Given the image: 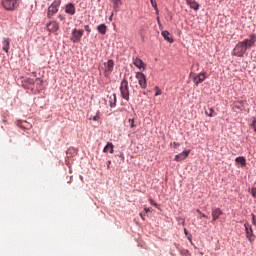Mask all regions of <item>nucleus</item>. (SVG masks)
<instances>
[{
	"mask_svg": "<svg viewBox=\"0 0 256 256\" xmlns=\"http://www.w3.org/2000/svg\"><path fill=\"white\" fill-rule=\"evenodd\" d=\"M184 233L185 235H189V232L187 231V229H184Z\"/></svg>",
	"mask_w": 256,
	"mask_h": 256,
	"instance_id": "obj_38",
	"label": "nucleus"
},
{
	"mask_svg": "<svg viewBox=\"0 0 256 256\" xmlns=\"http://www.w3.org/2000/svg\"><path fill=\"white\" fill-rule=\"evenodd\" d=\"M133 65H135V67H137L138 69L145 70V62H143V60H141L140 58H134Z\"/></svg>",
	"mask_w": 256,
	"mask_h": 256,
	"instance_id": "obj_15",
	"label": "nucleus"
},
{
	"mask_svg": "<svg viewBox=\"0 0 256 256\" xmlns=\"http://www.w3.org/2000/svg\"><path fill=\"white\" fill-rule=\"evenodd\" d=\"M186 4L189 5L190 9H193V11H199V7H201L195 0H186Z\"/></svg>",
	"mask_w": 256,
	"mask_h": 256,
	"instance_id": "obj_14",
	"label": "nucleus"
},
{
	"mask_svg": "<svg viewBox=\"0 0 256 256\" xmlns=\"http://www.w3.org/2000/svg\"><path fill=\"white\" fill-rule=\"evenodd\" d=\"M84 29L85 31H87L88 34L91 33V27H89V25H85Z\"/></svg>",
	"mask_w": 256,
	"mask_h": 256,
	"instance_id": "obj_30",
	"label": "nucleus"
},
{
	"mask_svg": "<svg viewBox=\"0 0 256 256\" xmlns=\"http://www.w3.org/2000/svg\"><path fill=\"white\" fill-rule=\"evenodd\" d=\"M140 217H141V219H143L145 221V214L140 213Z\"/></svg>",
	"mask_w": 256,
	"mask_h": 256,
	"instance_id": "obj_37",
	"label": "nucleus"
},
{
	"mask_svg": "<svg viewBox=\"0 0 256 256\" xmlns=\"http://www.w3.org/2000/svg\"><path fill=\"white\" fill-rule=\"evenodd\" d=\"M171 145L174 147V149H177L181 144H179V142H173Z\"/></svg>",
	"mask_w": 256,
	"mask_h": 256,
	"instance_id": "obj_29",
	"label": "nucleus"
},
{
	"mask_svg": "<svg viewBox=\"0 0 256 256\" xmlns=\"http://www.w3.org/2000/svg\"><path fill=\"white\" fill-rule=\"evenodd\" d=\"M112 5L114 11L117 13L121 6L123 5V2L121 0H112Z\"/></svg>",
	"mask_w": 256,
	"mask_h": 256,
	"instance_id": "obj_19",
	"label": "nucleus"
},
{
	"mask_svg": "<svg viewBox=\"0 0 256 256\" xmlns=\"http://www.w3.org/2000/svg\"><path fill=\"white\" fill-rule=\"evenodd\" d=\"M129 123H130V127L133 129V127H135V121L130 119Z\"/></svg>",
	"mask_w": 256,
	"mask_h": 256,
	"instance_id": "obj_31",
	"label": "nucleus"
},
{
	"mask_svg": "<svg viewBox=\"0 0 256 256\" xmlns=\"http://www.w3.org/2000/svg\"><path fill=\"white\" fill-rule=\"evenodd\" d=\"M114 146L113 143L108 142L107 145L103 149V153H113L114 152Z\"/></svg>",
	"mask_w": 256,
	"mask_h": 256,
	"instance_id": "obj_21",
	"label": "nucleus"
},
{
	"mask_svg": "<svg viewBox=\"0 0 256 256\" xmlns=\"http://www.w3.org/2000/svg\"><path fill=\"white\" fill-rule=\"evenodd\" d=\"M213 113H215L213 108H208L205 110V115H207V117H213Z\"/></svg>",
	"mask_w": 256,
	"mask_h": 256,
	"instance_id": "obj_24",
	"label": "nucleus"
},
{
	"mask_svg": "<svg viewBox=\"0 0 256 256\" xmlns=\"http://www.w3.org/2000/svg\"><path fill=\"white\" fill-rule=\"evenodd\" d=\"M2 5L6 11H14L19 7V2L17 0H2Z\"/></svg>",
	"mask_w": 256,
	"mask_h": 256,
	"instance_id": "obj_5",
	"label": "nucleus"
},
{
	"mask_svg": "<svg viewBox=\"0 0 256 256\" xmlns=\"http://www.w3.org/2000/svg\"><path fill=\"white\" fill-rule=\"evenodd\" d=\"M150 2H151V5H152L153 9L156 10V13H159V8H157V1L150 0Z\"/></svg>",
	"mask_w": 256,
	"mask_h": 256,
	"instance_id": "obj_26",
	"label": "nucleus"
},
{
	"mask_svg": "<svg viewBox=\"0 0 256 256\" xmlns=\"http://www.w3.org/2000/svg\"><path fill=\"white\" fill-rule=\"evenodd\" d=\"M120 93L122 99H125V101H129V82L127 79H123L120 85Z\"/></svg>",
	"mask_w": 256,
	"mask_h": 256,
	"instance_id": "obj_3",
	"label": "nucleus"
},
{
	"mask_svg": "<svg viewBox=\"0 0 256 256\" xmlns=\"http://www.w3.org/2000/svg\"><path fill=\"white\" fill-rule=\"evenodd\" d=\"M97 31L101 34V35H107V25L105 24H100L97 26Z\"/></svg>",
	"mask_w": 256,
	"mask_h": 256,
	"instance_id": "obj_20",
	"label": "nucleus"
},
{
	"mask_svg": "<svg viewBox=\"0 0 256 256\" xmlns=\"http://www.w3.org/2000/svg\"><path fill=\"white\" fill-rule=\"evenodd\" d=\"M58 19H60V21H65V17H63V15H59Z\"/></svg>",
	"mask_w": 256,
	"mask_h": 256,
	"instance_id": "obj_35",
	"label": "nucleus"
},
{
	"mask_svg": "<svg viewBox=\"0 0 256 256\" xmlns=\"http://www.w3.org/2000/svg\"><path fill=\"white\" fill-rule=\"evenodd\" d=\"M109 97V103H110V107H115L117 105V95L113 94L111 96H108Z\"/></svg>",
	"mask_w": 256,
	"mask_h": 256,
	"instance_id": "obj_22",
	"label": "nucleus"
},
{
	"mask_svg": "<svg viewBox=\"0 0 256 256\" xmlns=\"http://www.w3.org/2000/svg\"><path fill=\"white\" fill-rule=\"evenodd\" d=\"M27 83H29L30 85H35L36 89H41L43 85V80H41V78H36L35 80L29 78L27 79Z\"/></svg>",
	"mask_w": 256,
	"mask_h": 256,
	"instance_id": "obj_11",
	"label": "nucleus"
},
{
	"mask_svg": "<svg viewBox=\"0 0 256 256\" xmlns=\"http://www.w3.org/2000/svg\"><path fill=\"white\" fill-rule=\"evenodd\" d=\"M196 213H199V215H201V217H204L205 219H207V215H205L203 212H201V210L197 209Z\"/></svg>",
	"mask_w": 256,
	"mask_h": 256,
	"instance_id": "obj_28",
	"label": "nucleus"
},
{
	"mask_svg": "<svg viewBox=\"0 0 256 256\" xmlns=\"http://www.w3.org/2000/svg\"><path fill=\"white\" fill-rule=\"evenodd\" d=\"M59 7H61V0H54L53 3L48 7V19H51L53 15H56V13L59 12Z\"/></svg>",
	"mask_w": 256,
	"mask_h": 256,
	"instance_id": "obj_2",
	"label": "nucleus"
},
{
	"mask_svg": "<svg viewBox=\"0 0 256 256\" xmlns=\"http://www.w3.org/2000/svg\"><path fill=\"white\" fill-rule=\"evenodd\" d=\"M155 97H159V95H163V90H161L158 86H155Z\"/></svg>",
	"mask_w": 256,
	"mask_h": 256,
	"instance_id": "obj_25",
	"label": "nucleus"
},
{
	"mask_svg": "<svg viewBox=\"0 0 256 256\" xmlns=\"http://www.w3.org/2000/svg\"><path fill=\"white\" fill-rule=\"evenodd\" d=\"M109 165H111V161L108 162V167H109Z\"/></svg>",
	"mask_w": 256,
	"mask_h": 256,
	"instance_id": "obj_40",
	"label": "nucleus"
},
{
	"mask_svg": "<svg viewBox=\"0 0 256 256\" xmlns=\"http://www.w3.org/2000/svg\"><path fill=\"white\" fill-rule=\"evenodd\" d=\"M75 4L73 3H69V4H66L65 6V13H67L68 15H75Z\"/></svg>",
	"mask_w": 256,
	"mask_h": 256,
	"instance_id": "obj_13",
	"label": "nucleus"
},
{
	"mask_svg": "<svg viewBox=\"0 0 256 256\" xmlns=\"http://www.w3.org/2000/svg\"><path fill=\"white\" fill-rule=\"evenodd\" d=\"M235 161L238 163V164H241V167H245L247 165V160L245 159V157L243 156H239L235 159Z\"/></svg>",
	"mask_w": 256,
	"mask_h": 256,
	"instance_id": "obj_23",
	"label": "nucleus"
},
{
	"mask_svg": "<svg viewBox=\"0 0 256 256\" xmlns=\"http://www.w3.org/2000/svg\"><path fill=\"white\" fill-rule=\"evenodd\" d=\"M252 127H253L254 131L256 132V119L253 120Z\"/></svg>",
	"mask_w": 256,
	"mask_h": 256,
	"instance_id": "obj_33",
	"label": "nucleus"
},
{
	"mask_svg": "<svg viewBox=\"0 0 256 256\" xmlns=\"http://www.w3.org/2000/svg\"><path fill=\"white\" fill-rule=\"evenodd\" d=\"M256 36L252 34L249 36V39H244L242 42H239L235 48L233 49L232 55L235 57H243L245 53H247V49L249 47H253L255 45Z\"/></svg>",
	"mask_w": 256,
	"mask_h": 256,
	"instance_id": "obj_1",
	"label": "nucleus"
},
{
	"mask_svg": "<svg viewBox=\"0 0 256 256\" xmlns=\"http://www.w3.org/2000/svg\"><path fill=\"white\" fill-rule=\"evenodd\" d=\"M84 33H85V31L83 29H80V30H77L76 28L73 29L70 41H72V43H79V41H81V37H83Z\"/></svg>",
	"mask_w": 256,
	"mask_h": 256,
	"instance_id": "obj_7",
	"label": "nucleus"
},
{
	"mask_svg": "<svg viewBox=\"0 0 256 256\" xmlns=\"http://www.w3.org/2000/svg\"><path fill=\"white\" fill-rule=\"evenodd\" d=\"M46 29L49 33H57L59 31V22L51 21L46 24Z\"/></svg>",
	"mask_w": 256,
	"mask_h": 256,
	"instance_id": "obj_9",
	"label": "nucleus"
},
{
	"mask_svg": "<svg viewBox=\"0 0 256 256\" xmlns=\"http://www.w3.org/2000/svg\"><path fill=\"white\" fill-rule=\"evenodd\" d=\"M11 44V40L9 38H4L2 41V49L5 53H9V46Z\"/></svg>",
	"mask_w": 256,
	"mask_h": 256,
	"instance_id": "obj_17",
	"label": "nucleus"
},
{
	"mask_svg": "<svg viewBox=\"0 0 256 256\" xmlns=\"http://www.w3.org/2000/svg\"><path fill=\"white\" fill-rule=\"evenodd\" d=\"M251 194L253 197H256V188H252Z\"/></svg>",
	"mask_w": 256,
	"mask_h": 256,
	"instance_id": "obj_34",
	"label": "nucleus"
},
{
	"mask_svg": "<svg viewBox=\"0 0 256 256\" xmlns=\"http://www.w3.org/2000/svg\"><path fill=\"white\" fill-rule=\"evenodd\" d=\"M162 37H164L165 41H168V43H173L174 41L171 33L167 30L162 31Z\"/></svg>",
	"mask_w": 256,
	"mask_h": 256,
	"instance_id": "obj_18",
	"label": "nucleus"
},
{
	"mask_svg": "<svg viewBox=\"0 0 256 256\" xmlns=\"http://www.w3.org/2000/svg\"><path fill=\"white\" fill-rule=\"evenodd\" d=\"M223 215V211L220 208H213L212 209V223H215L219 217Z\"/></svg>",
	"mask_w": 256,
	"mask_h": 256,
	"instance_id": "obj_12",
	"label": "nucleus"
},
{
	"mask_svg": "<svg viewBox=\"0 0 256 256\" xmlns=\"http://www.w3.org/2000/svg\"><path fill=\"white\" fill-rule=\"evenodd\" d=\"M92 119L93 121H99L100 119L99 114H96Z\"/></svg>",
	"mask_w": 256,
	"mask_h": 256,
	"instance_id": "obj_32",
	"label": "nucleus"
},
{
	"mask_svg": "<svg viewBox=\"0 0 256 256\" xmlns=\"http://www.w3.org/2000/svg\"><path fill=\"white\" fill-rule=\"evenodd\" d=\"M136 79L141 89H147V77L145 74H143V72H137Z\"/></svg>",
	"mask_w": 256,
	"mask_h": 256,
	"instance_id": "obj_8",
	"label": "nucleus"
},
{
	"mask_svg": "<svg viewBox=\"0 0 256 256\" xmlns=\"http://www.w3.org/2000/svg\"><path fill=\"white\" fill-rule=\"evenodd\" d=\"M157 21H158V23H161V21L159 20V18H157Z\"/></svg>",
	"mask_w": 256,
	"mask_h": 256,
	"instance_id": "obj_39",
	"label": "nucleus"
},
{
	"mask_svg": "<svg viewBox=\"0 0 256 256\" xmlns=\"http://www.w3.org/2000/svg\"><path fill=\"white\" fill-rule=\"evenodd\" d=\"M105 65H106V68H105L106 76L111 75V73H113V67H114L113 60H108Z\"/></svg>",
	"mask_w": 256,
	"mask_h": 256,
	"instance_id": "obj_16",
	"label": "nucleus"
},
{
	"mask_svg": "<svg viewBox=\"0 0 256 256\" xmlns=\"http://www.w3.org/2000/svg\"><path fill=\"white\" fill-rule=\"evenodd\" d=\"M144 211H145V213H149V212L151 211V208L145 207V208H144Z\"/></svg>",
	"mask_w": 256,
	"mask_h": 256,
	"instance_id": "obj_36",
	"label": "nucleus"
},
{
	"mask_svg": "<svg viewBox=\"0 0 256 256\" xmlns=\"http://www.w3.org/2000/svg\"><path fill=\"white\" fill-rule=\"evenodd\" d=\"M149 202H150V205H153V207H159V204H157L154 199L150 198Z\"/></svg>",
	"mask_w": 256,
	"mask_h": 256,
	"instance_id": "obj_27",
	"label": "nucleus"
},
{
	"mask_svg": "<svg viewBox=\"0 0 256 256\" xmlns=\"http://www.w3.org/2000/svg\"><path fill=\"white\" fill-rule=\"evenodd\" d=\"M244 227L246 238L248 239L249 243H254L255 234L253 233V227L251 226V224H249V222H245Z\"/></svg>",
	"mask_w": 256,
	"mask_h": 256,
	"instance_id": "obj_6",
	"label": "nucleus"
},
{
	"mask_svg": "<svg viewBox=\"0 0 256 256\" xmlns=\"http://www.w3.org/2000/svg\"><path fill=\"white\" fill-rule=\"evenodd\" d=\"M190 78L192 79L193 83L197 86L200 83H203L207 79V73L202 72V73H190Z\"/></svg>",
	"mask_w": 256,
	"mask_h": 256,
	"instance_id": "obj_4",
	"label": "nucleus"
},
{
	"mask_svg": "<svg viewBox=\"0 0 256 256\" xmlns=\"http://www.w3.org/2000/svg\"><path fill=\"white\" fill-rule=\"evenodd\" d=\"M191 153V150H186L181 152L180 154H177L174 158V161H185V159H187V157H189V154Z\"/></svg>",
	"mask_w": 256,
	"mask_h": 256,
	"instance_id": "obj_10",
	"label": "nucleus"
}]
</instances>
